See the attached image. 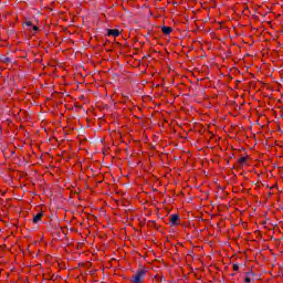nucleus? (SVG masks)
<instances>
[{
  "mask_svg": "<svg viewBox=\"0 0 283 283\" xmlns=\"http://www.w3.org/2000/svg\"><path fill=\"white\" fill-rule=\"evenodd\" d=\"M147 275V270H138L132 277L130 282L133 283H143L145 276Z\"/></svg>",
  "mask_w": 283,
  "mask_h": 283,
  "instance_id": "1",
  "label": "nucleus"
},
{
  "mask_svg": "<svg viewBox=\"0 0 283 283\" xmlns=\"http://www.w3.org/2000/svg\"><path fill=\"white\" fill-rule=\"evenodd\" d=\"M180 220L179 214H171L170 216V224L171 227H178V221Z\"/></svg>",
  "mask_w": 283,
  "mask_h": 283,
  "instance_id": "2",
  "label": "nucleus"
},
{
  "mask_svg": "<svg viewBox=\"0 0 283 283\" xmlns=\"http://www.w3.org/2000/svg\"><path fill=\"white\" fill-rule=\"evenodd\" d=\"M108 36H114L116 39V36H120V31L118 29H109Z\"/></svg>",
  "mask_w": 283,
  "mask_h": 283,
  "instance_id": "3",
  "label": "nucleus"
},
{
  "mask_svg": "<svg viewBox=\"0 0 283 283\" xmlns=\"http://www.w3.org/2000/svg\"><path fill=\"white\" fill-rule=\"evenodd\" d=\"M161 32L166 35H169L171 32H174V29L171 27H163Z\"/></svg>",
  "mask_w": 283,
  "mask_h": 283,
  "instance_id": "4",
  "label": "nucleus"
},
{
  "mask_svg": "<svg viewBox=\"0 0 283 283\" xmlns=\"http://www.w3.org/2000/svg\"><path fill=\"white\" fill-rule=\"evenodd\" d=\"M43 218V212H40L33 217V223L36 224Z\"/></svg>",
  "mask_w": 283,
  "mask_h": 283,
  "instance_id": "5",
  "label": "nucleus"
},
{
  "mask_svg": "<svg viewBox=\"0 0 283 283\" xmlns=\"http://www.w3.org/2000/svg\"><path fill=\"white\" fill-rule=\"evenodd\" d=\"M2 62L3 63H12V60L8 56H2Z\"/></svg>",
  "mask_w": 283,
  "mask_h": 283,
  "instance_id": "6",
  "label": "nucleus"
},
{
  "mask_svg": "<svg viewBox=\"0 0 283 283\" xmlns=\"http://www.w3.org/2000/svg\"><path fill=\"white\" fill-rule=\"evenodd\" d=\"M249 275H253V272H247L245 283H250L251 282V277Z\"/></svg>",
  "mask_w": 283,
  "mask_h": 283,
  "instance_id": "7",
  "label": "nucleus"
},
{
  "mask_svg": "<svg viewBox=\"0 0 283 283\" xmlns=\"http://www.w3.org/2000/svg\"><path fill=\"white\" fill-rule=\"evenodd\" d=\"M233 271H240V265L238 263H234L232 265Z\"/></svg>",
  "mask_w": 283,
  "mask_h": 283,
  "instance_id": "8",
  "label": "nucleus"
},
{
  "mask_svg": "<svg viewBox=\"0 0 283 283\" xmlns=\"http://www.w3.org/2000/svg\"><path fill=\"white\" fill-rule=\"evenodd\" d=\"M239 163H240V165H244V163H247V157H241L239 159Z\"/></svg>",
  "mask_w": 283,
  "mask_h": 283,
  "instance_id": "9",
  "label": "nucleus"
},
{
  "mask_svg": "<svg viewBox=\"0 0 283 283\" xmlns=\"http://www.w3.org/2000/svg\"><path fill=\"white\" fill-rule=\"evenodd\" d=\"M27 28H32V21H25Z\"/></svg>",
  "mask_w": 283,
  "mask_h": 283,
  "instance_id": "10",
  "label": "nucleus"
},
{
  "mask_svg": "<svg viewBox=\"0 0 283 283\" xmlns=\"http://www.w3.org/2000/svg\"><path fill=\"white\" fill-rule=\"evenodd\" d=\"M33 31H34V32H39V27L33 25Z\"/></svg>",
  "mask_w": 283,
  "mask_h": 283,
  "instance_id": "11",
  "label": "nucleus"
}]
</instances>
